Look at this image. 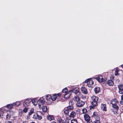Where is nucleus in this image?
I'll return each mask as SVG.
<instances>
[{"label": "nucleus", "mask_w": 123, "mask_h": 123, "mask_svg": "<svg viewBox=\"0 0 123 123\" xmlns=\"http://www.w3.org/2000/svg\"><path fill=\"white\" fill-rule=\"evenodd\" d=\"M98 100V97L96 96H93L91 97V104L92 105L91 106V107L92 108H93L95 106H97Z\"/></svg>", "instance_id": "nucleus-1"}, {"label": "nucleus", "mask_w": 123, "mask_h": 123, "mask_svg": "<svg viewBox=\"0 0 123 123\" xmlns=\"http://www.w3.org/2000/svg\"><path fill=\"white\" fill-rule=\"evenodd\" d=\"M92 118L95 120V123H98L100 122V117L99 115L96 112L93 113L92 116Z\"/></svg>", "instance_id": "nucleus-2"}, {"label": "nucleus", "mask_w": 123, "mask_h": 123, "mask_svg": "<svg viewBox=\"0 0 123 123\" xmlns=\"http://www.w3.org/2000/svg\"><path fill=\"white\" fill-rule=\"evenodd\" d=\"M117 101L116 99H114L112 100L111 101V103L112 105L111 106L116 110L118 109V106L117 105Z\"/></svg>", "instance_id": "nucleus-3"}, {"label": "nucleus", "mask_w": 123, "mask_h": 123, "mask_svg": "<svg viewBox=\"0 0 123 123\" xmlns=\"http://www.w3.org/2000/svg\"><path fill=\"white\" fill-rule=\"evenodd\" d=\"M45 101L43 98H40L38 100V103L39 108L40 109H41L42 107L43 106V105L44 104Z\"/></svg>", "instance_id": "nucleus-4"}, {"label": "nucleus", "mask_w": 123, "mask_h": 123, "mask_svg": "<svg viewBox=\"0 0 123 123\" xmlns=\"http://www.w3.org/2000/svg\"><path fill=\"white\" fill-rule=\"evenodd\" d=\"M85 82L87 83L88 86L89 87H92L93 85V81L91 78L87 79L85 80Z\"/></svg>", "instance_id": "nucleus-5"}, {"label": "nucleus", "mask_w": 123, "mask_h": 123, "mask_svg": "<svg viewBox=\"0 0 123 123\" xmlns=\"http://www.w3.org/2000/svg\"><path fill=\"white\" fill-rule=\"evenodd\" d=\"M61 94L60 93L54 94L51 97L52 101L55 100L57 98L58 99H60L61 97Z\"/></svg>", "instance_id": "nucleus-6"}, {"label": "nucleus", "mask_w": 123, "mask_h": 123, "mask_svg": "<svg viewBox=\"0 0 123 123\" xmlns=\"http://www.w3.org/2000/svg\"><path fill=\"white\" fill-rule=\"evenodd\" d=\"M37 113H35L33 116V118L34 119H38L39 120H40L42 119V117L41 116L39 115L40 114V112H37Z\"/></svg>", "instance_id": "nucleus-7"}, {"label": "nucleus", "mask_w": 123, "mask_h": 123, "mask_svg": "<svg viewBox=\"0 0 123 123\" xmlns=\"http://www.w3.org/2000/svg\"><path fill=\"white\" fill-rule=\"evenodd\" d=\"M31 100L30 99H27L25 100L23 103V105L25 107L28 106L30 105Z\"/></svg>", "instance_id": "nucleus-8"}, {"label": "nucleus", "mask_w": 123, "mask_h": 123, "mask_svg": "<svg viewBox=\"0 0 123 123\" xmlns=\"http://www.w3.org/2000/svg\"><path fill=\"white\" fill-rule=\"evenodd\" d=\"M46 98L47 100V103L48 105L51 104L52 102L51 96L49 95H47L46 96Z\"/></svg>", "instance_id": "nucleus-9"}, {"label": "nucleus", "mask_w": 123, "mask_h": 123, "mask_svg": "<svg viewBox=\"0 0 123 123\" xmlns=\"http://www.w3.org/2000/svg\"><path fill=\"white\" fill-rule=\"evenodd\" d=\"M118 92L120 94H123V85L120 84L118 86Z\"/></svg>", "instance_id": "nucleus-10"}, {"label": "nucleus", "mask_w": 123, "mask_h": 123, "mask_svg": "<svg viewBox=\"0 0 123 123\" xmlns=\"http://www.w3.org/2000/svg\"><path fill=\"white\" fill-rule=\"evenodd\" d=\"M94 79L97 80L100 83L102 82L103 81V76L102 75H98L97 77H95Z\"/></svg>", "instance_id": "nucleus-11"}, {"label": "nucleus", "mask_w": 123, "mask_h": 123, "mask_svg": "<svg viewBox=\"0 0 123 123\" xmlns=\"http://www.w3.org/2000/svg\"><path fill=\"white\" fill-rule=\"evenodd\" d=\"M84 117L85 120L87 122V123H89L90 120V118L89 115L86 114H85L84 115Z\"/></svg>", "instance_id": "nucleus-12"}, {"label": "nucleus", "mask_w": 123, "mask_h": 123, "mask_svg": "<svg viewBox=\"0 0 123 123\" xmlns=\"http://www.w3.org/2000/svg\"><path fill=\"white\" fill-rule=\"evenodd\" d=\"M84 102L81 101H79L77 103L76 105L77 106L79 107L82 106L84 104Z\"/></svg>", "instance_id": "nucleus-13"}, {"label": "nucleus", "mask_w": 123, "mask_h": 123, "mask_svg": "<svg viewBox=\"0 0 123 123\" xmlns=\"http://www.w3.org/2000/svg\"><path fill=\"white\" fill-rule=\"evenodd\" d=\"M31 99V102L32 104L34 106L36 105L38 103V100L37 99L35 98Z\"/></svg>", "instance_id": "nucleus-14"}, {"label": "nucleus", "mask_w": 123, "mask_h": 123, "mask_svg": "<svg viewBox=\"0 0 123 123\" xmlns=\"http://www.w3.org/2000/svg\"><path fill=\"white\" fill-rule=\"evenodd\" d=\"M70 91H71V93L73 92L75 94H76L79 92V89L78 88H76L73 89L72 90H70Z\"/></svg>", "instance_id": "nucleus-15"}, {"label": "nucleus", "mask_w": 123, "mask_h": 123, "mask_svg": "<svg viewBox=\"0 0 123 123\" xmlns=\"http://www.w3.org/2000/svg\"><path fill=\"white\" fill-rule=\"evenodd\" d=\"M107 84L110 86H112L114 85V82L111 80H108L106 81Z\"/></svg>", "instance_id": "nucleus-16"}, {"label": "nucleus", "mask_w": 123, "mask_h": 123, "mask_svg": "<svg viewBox=\"0 0 123 123\" xmlns=\"http://www.w3.org/2000/svg\"><path fill=\"white\" fill-rule=\"evenodd\" d=\"M71 94V91H69L67 93L64 94V98L66 99H68L69 98Z\"/></svg>", "instance_id": "nucleus-17"}, {"label": "nucleus", "mask_w": 123, "mask_h": 123, "mask_svg": "<svg viewBox=\"0 0 123 123\" xmlns=\"http://www.w3.org/2000/svg\"><path fill=\"white\" fill-rule=\"evenodd\" d=\"M81 90L82 92L85 94H86L88 93L86 89L84 87H82L81 88Z\"/></svg>", "instance_id": "nucleus-18"}, {"label": "nucleus", "mask_w": 123, "mask_h": 123, "mask_svg": "<svg viewBox=\"0 0 123 123\" xmlns=\"http://www.w3.org/2000/svg\"><path fill=\"white\" fill-rule=\"evenodd\" d=\"M101 108L103 111H106V107L105 104H102L101 105Z\"/></svg>", "instance_id": "nucleus-19"}, {"label": "nucleus", "mask_w": 123, "mask_h": 123, "mask_svg": "<svg viewBox=\"0 0 123 123\" xmlns=\"http://www.w3.org/2000/svg\"><path fill=\"white\" fill-rule=\"evenodd\" d=\"M94 91L96 94L98 93L100 91V88L99 87H96L94 89Z\"/></svg>", "instance_id": "nucleus-20"}, {"label": "nucleus", "mask_w": 123, "mask_h": 123, "mask_svg": "<svg viewBox=\"0 0 123 123\" xmlns=\"http://www.w3.org/2000/svg\"><path fill=\"white\" fill-rule=\"evenodd\" d=\"M47 118L49 120L51 121L54 119V117L52 115H49L48 116Z\"/></svg>", "instance_id": "nucleus-21"}, {"label": "nucleus", "mask_w": 123, "mask_h": 123, "mask_svg": "<svg viewBox=\"0 0 123 123\" xmlns=\"http://www.w3.org/2000/svg\"><path fill=\"white\" fill-rule=\"evenodd\" d=\"M73 100L76 101L78 102L79 101V97H75L73 100L70 101L69 102V104H71L72 105V101H73Z\"/></svg>", "instance_id": "nucleus-22"}, {"label": "nucleus", "mask_w": 123, "mask_h": 123, "mask_svg": "<svg viewBox=\"0 0 123 123\" xmlns=\"http://www.w3.org/2000/svg\"><path fill=\"white\" fill-rule=\"evenodd\" d=\"M4 111L5 110L3 109L0 108V111L2 112V113H0V118H2L3 117V113Z\"/></svg>", "instance_id": "nucleus-23"}, {"label": "nucleus", "mask_w": 123, "mask_h": 123, "mask_svg": "<svg viewBox=\"0 0 123 123\" xmlns=\"http://www.w3.org/2000/svg\"><path fill=\"white\" fill-rule=\"evenodd\" d=\"M57 120L58 123H63L64 121L61 117L57 118Z\"/></svg>", "instance_id": "nucleus-24"}, {"label": "nucleus", "mask_w": 123, "mask_h": 123, "mask_svg": "<svg viewBox=\"0 0 123 123\" xmlns=\"http://www.w3.org/2000/svg\"><path fill=\"white\" fill-rule=\"evenodd\" d=\"M44 112H46L47 111L48 108L47 106H45L42 107L41 109Z\"/></svg>", "instance_id": "nucleus-25"}, {"label": "nucleus", "mask_w": 123, "mask_h": 123, "mask_svg": "<svg viewBox=\"0 0 123 123\" xmlns=\"http://www.w3.org/2000/svg\"><path fill=\"white\" fill-rule=\"evenodd\" d=\"M76 114L73 111L71 113L69 116L71 117L74 118L76 116Z\"/></svg>", "instance_id": "nucleus-26"}, {"label": "nucleus", "mask_w": 123, "mask_h": 123, "mask_svg": "<svg viewBox=\"0 0 123 123\" xmlns=\"http://www.w3.org/2000/svg\"><path fill=\"white\" fill-rule=\"evenodd\" d=\"M66 108L69 111L72 110L74 108L73 106L72 105L69 106Z\"/></svg>", "instance_id": "nucleus-27"}, {"label": "nucleus", "mask_w": 123, "mask_h": 123, "mask_svg": "<svg viewBox=\"0 0 123 123\" xmlns=\"http://www.w3.org/2000/svg\"><path fill=\"white\" fill-rule=\"evenodd\" d=\"M7 112H8L9 114V115L11 116H12L14 114V112L13 111H7Z\"/></svg>", "instance_id": "nucleus-28"}, {"label": "nucleus", "mask_w": 123, "mask_h": 123, "mask_svg": "<svg viewBox=\"0 0 123 123\" xmlns=\"http://www.w3.org/2000/svg\"><path fill=\"white\" fill-rule=\"evenodd\" d=\"M13 107V105L12 104H10L7 105L6 107L9 109L12 108Z\"/></svg>", "instance_id": "nucleus-29"}, {"label": "nucleus", "mask_w": 123, "mask_h": 123, "mask_svg": "<svg viewBox=\"0 0 123 123\" xmlns=\"http://www.w3.org/2000/svg\"><path fill=\"white\" fill-rule=\"evenodd\" d=\"M6 113L7 115L6 116V118L8 119H10L11 116L9 115L8 112H7V111L6 112Z\"/></svg>", "instance_id": "nucleus-30"}, {"label": "nucleus", "mask_w": 123, "mask_h": 123, "mask_svg": "<svg viewBox=\"0 0 123 123\" xmlns=\"http://www.w3.org/2000/svg\"><path fill=\"white\" fill-rule=\"evenodd\" d=\"M64 113L66 114H67L69 112V111L68 109L66 108H65L64 111Z\"/></svg>", "instance_id": "nucleus-31"}, {"label": "nucleus", "mask_w": 123, "mask_h": 123, "mask_svg": "<svg viewBox=\"0 0 123 123\" xmlns=\"http://www.w3.org/2000/svg\"><path fill=\"white\" fill-rule=\"evenodd\" d=\"M34 109H32L29 112V115H31L34 112Z\"/></svg>", "instance_id": "nucleus-32"}, {"label": "nucleus", "mask_w": 123, "mask_h": 123, "mask_svg": "<svg viewBox=\"0 0 123 123\" xmlns=\"http://www.w3.org/2000/svg\"><path fill=\"white\" fill-rule=\"evenodd\" d=\"M71 123H78L76 119H74L71 121Z\"/></svg>", "instance_id": "nucleus-33"}, {"label": "nucleus", "mask_w": 123, "mask_h": 123, "mask_svg": "<svg viewBox=\"0 0 123 123\" xmlns=\"http://www.w3.org/2000/svg\"><path fill=\"white\" fill-rule=\"evenodd\" d=\"M18 103V104H17V106H18L20 104V102L19 101L18 102H16L14 103H13V105H17V103Z\"/></svg>", "instance_id": "nucleus-34"}, {"label": "nucleus", "mask_w": 123, "mask_h": 123, "mask_svg": "<svg viewBox=\"0 0 123 123\" xmlns=\"http://www.w3.org/2000/svg\"><path fill=\"white\" fill-rule=\"evenodd\" d=\"M28 108H25L23 110V111L24 112L26 113L28 111Z\"/></svg>", "instance_id": "nucleus-35"}, {"label": "nucleus", "mask_w": 123, "mask_h": 123, "mask_svg": "<svg viewBox=\"0 0 123 123\" xmlns=\"http://www.w3.org/2000/svg\"><path fill=\"white\" fill-rule=\"evenodd\" d=\"M68 90L67 88H65L63 89L62 90V92L63 93H66L67 92Z\"/></svg>", "instance_id": "nucleus-36"}, {"label": "nucleus", "mask_w": 123, "mask_h": 123, "mask_svg": "<svg viewBox=\"0 0 123 123\" xmlns=\"http://www.w3.org/2000/svg\"><path fill=\"white\" fill-rule=\"evenodd\" d=\"M82 111L83 113H86L87 111L86 109L85 108L83 109Z\"/></svg>", "instance_id": "nucleus-37"}, {"label": "nucleus", "mask_w": 123, "mask_h": 123, "mask_svg": "<svg viewBox=\"0 0 123 123\" xmlns=\"http://www.w3.org/2000/svg\"><path fill=\"white\" fill-rule=\"evenodd\" d=\"M69 119H66L64 122V123H69Z\"/></svg>", "instance_id": "nucleus-38"}, {"label": "nucleus", "mask_w": 123, "mask_h": 123, "mask_svg": "<svg viewBox=\"0 0 123 123\" xmlns=\"http://www.w3.org/2000/svg\"><path fill=\"white\" fill-rule=\"evenodd\" d=\"M26 119L27 121H28L30 119V117L29 116L27 115L26 116Z\"/></svg>", "instance_id": "nucleus-39"}, {"label": "nucleus", "mask_w": 123, "mask_h": 123, "mask_svg": "<svg viewBox=\"0 0 123 123\" xmlns=\"http://www.w3.org/2000/svg\"><path fill=\"white\" fill-rule=\"evenodd\" d=\"M5 123H13L12 121H5Z\"/></svg>", "instance_id": "nucleus-40"}, {"label": "nucleus", "mask_w": 123, "mask_h": 123, "mask_svg": "<svg viewBox=\"0 0 123 123\" xmlns=\"http://www.w3.org/2000/svg\"><path fill=\"white\" fill-rule=\"evenodd\" d=\"M120 104L123 105V100H122L120 102Z\"/></svg>", "instance_id": "nucleus-41"}, {"label": "nucleus", "mask_w": 123, "mask_h": 123, "mask_svg": "<svg viewBox=\"0 0 123 123\" xmlns=\"http://www.w3.org/2000/svg\"><path fill=\"white\" fill-rule=\"evenodd\" d=\"M118 72L117 71H115V75H117Z\"/></svg>", "instance_id": "nucleus-42"}, {"label": "nucleus", "mask_w": 123, "mask_h": 123, "mask_svg": "<svg viewBox=\"0 0 123 123\" xmlns=\"http://www.w3.org/2000/svg\"><path fill=\"white\" fill-rule=\"evenodd\" d=\"M39 112H40V114H41L42 115H44V113L43 112H42V111H39Z\"/></svg>", "instance_id": "nucleus-43"}, {"label": "nucleus", "mask_w": 123, "mask_h": 123, "mask_svg": "<svg viewBox=\"0 0 123 123\" xmlns=\"http://www.w3.org/2000/svg\"><path fill=\"white\" fill-rule=\"evenodd\" d=\"M121 100H123V94L121 96Z\"/></svg>", "instance_id": "nucleus-44"}, {"label": "nucleus", "mask_w": 123, "mask_h": 123, "mask_svg": "<svg viewBox=\"0 0 123 123\" xmlns=\"http://www.w3.org/2000/svg\"><path fill=\"white\" fill-rule=\"evenodd\" d=\"M22 112H21V113H19V115L20 116H21L22 115Z\"/></svg>", "instance_id": "nucleus-45"}, {"label": "nucleus", "mask_w": 123, "mask_h": 123, "mask_svg": "<svg viewBox=\"0 0 123 123\" xmlns=\"http://www.w3.org/2000/svg\"><path fill=\"white\" fill-rule=\"evenodd\" d=\"M22 123H27L26 121H23Z\"/></svg>", "instance_id": "nucleus-46"}, {"label": "nucleus", "mask_w": 123, "mask_h": 123, "mask_svg": "<svg viewBox=\"0 0 123 123\" xmlns=\"http://www.w3.org/2000/svg\"><path fill=\"white\" fill-rule=\"evenodd\" d=\"M51 123H56L55 121H53V122H52Z\"/></svg>", "instance_id": "nucleus-47"}, {"label": "nucleus", "mask_w": 123, "mask_h": 123, "mask_svg": "<svg viewBox=\"0 0 123 123\" xmlns=\"http://www.w3.org/2000/svg\"><path fill=\"white\" fill-rule=\"evenodd\" d=\"M30 123H35V122H34L32 121V122H31Z\"/></svg>", "instance_id": "nucleus-48"}, {"label": "nucleus", "mask_w": 123, "mask_h": 123, "mask_svg": "<svg viewBox=\"0 0 123 123\" xmlns=\"http://www.w3.org/2000/svg\"><path fill=\"white\" fill-rule=\"evenodd\" d=\"M121 67L122 68H123V65H121Z\"/></svg>", "instance_id": "nucleus-49"}, {"label": "nucleus", "mask_w": 123, "mask_h": 123, "mask_svg": "<svg viewBox=\"0 0 123 123\" xmlns=\"http://www.w3.org/2000/svg\"><path fill=\"white\" fill-rule=\"evenodd\" d=\"M18 104V103H17V106H17V104Z\"/></svg>", "instance_id": "nucleus-50"}, {"label": "nucleus", "mask_w": 123, "mask_h": 123, "mask_svg": "<svg viewBox=\"0 0 123 123\" xmlns=\"http://www.w3.org/2000/svg\"><path fill=\"white\" fill-rule=\"evenodd\" d=\"M0 123H1V122H0Z\"/></svg>", "instance_id": "nucleus-51"}]
</instances>
